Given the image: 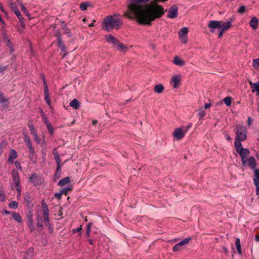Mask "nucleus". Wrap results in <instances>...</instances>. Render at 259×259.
Returning a JSON list of instances; mask_svg holds the SVG:
<instances>
[{
	"label": "nucleus",
	"instance_id": "f257e3e1",
	"mask_svg": "<svg viewBox=\"0 0 259 259\" xmlns=\"http://www.w3.org/2000/svg\"><path fill=\"white\" fill-rule=\"evenodd\" d=\"M149 0H128L125 16L140 24H150L162 16L163 9L159 5L149 4Z\"/></svg>",
	"mask_w": 259,
	"mask_h": 259
},
{
	"label": "nucleus",
	"instance_id": "37998d69",
	"mask_svg": "<svg viewBox=\"0 0 259 259\" xmlns=\"http://www.w3.org/2000/svg\"><path fill=\"white\" fill-rule=\"evenodd\" d=\"M89 6V4L88 3H82L80 5V9L82 11H84L87 10Z\"/></svg>",
	"mask_w": 259,
	"mask_h": 259
},
{
	"label": "nucleus",
	"instance_id": "423d86ee",
	"mask_svg": "<svg viewBox=\"0 0 259 259\" xmlns=\"http://www.w3.org/2000/svg\"><path fill=\"white\" fill-rule=\"evenodd\" d=\"M41 78L44 84V88H45V100H46L47 103L49 106L51 105V101L50 100V96H49V89L48 87L47 84V82L45 77L44 75L41 76Z\"/></svg>",
	"mask_w": 259,
	"mask_h": 259
},
{
	"label": "nucleus",
	"instance_id": "774afa93",
	"mask_svg": "<svg viewBox=\"0 0 259 259\" xmlns=\"http://www.w3.org/2000/svg\"><path fill=\"white\" fill-rule=\"evenodd\" d=\"M256 187V193L259 195V186H255Z\"/></svg>",
	"mask_w": 259,
	"mask_h": 259
},
{
	"label": "nucleus",
	"instance_id": "7ed1b4c3",
	"mask_svg": "<svg viewBox=\"0 0 259 259\" xmlns=\"http://www.w3.org/2000/svg\"><path fill=\"white\" fill-rule=\"evenodd\" d=\"M235 140L244 141L247 138V131L245 126L242 125H238L236 128Z\"/></svg>",
	"mask_w": 259,
	"mask_h": 259
},
{
	"label": "nucleus",
	"instance_id": "4be33fe9",
	"mask_svg": "<svg viewBox=\"0 0 259 259\" xmlns=\"http://www.w3.org/2000/svg\"><path fill=\"white\" fill-rule=\"evenodd\" d=\"M70 182V178L69 177H65L61 180H60L58 185L61 187H62L64 185L68 184Z\"/></svg>",
	"mask_w": 259,
	"mask_h": 259
},
{
	"label": "nucleus",
	"instance_id": "864d4df0",
	"mask_svg": "<svg viewBox=\"0 0 259 259\" xmlns=\"http://www.w3.org/2000/svg\"><path fill=\"white\" fill-rule=\"evenodd\" d=\"M254 184L255 186H259V178L254 177L253 179Z\"/></svg>",
	"mask_w": 259,
	"mask_h": 259
},
{
	"label": "nucleus",
	"instance_id": "49530a36",
	"mask_svg": "<svg viewBox=\"0 0 259 259\" xmlns=\"http://www.w3.org/2000/svg\"><path fill=\"white\" fill-rule=\"evenodd\" d=\"M63 29L64 30V33L67 34L68 37H70L71 36L70 30L67 27H63Z\"/></svg>",
	"mask_w": 259,
	"mask_h": 259
},
{
	"label": "nucleus",
	"instance_id": "a211bd4d",
	"mask_svg": "<svg viewBox=\"0 0 259 259\" xmlns=\"http://www.w3.org/2000/svg\"><path fill=\"white\" fill-rule=\"evenodd\" d=\"M17 157V153L16 151L14 149H11L9 153L8 162L11 163H13L14 159H15Z\"/></svg>",
	"mask_w": 259,
	"mask_h": 259
},
{
	"label": "nucleus",
	"instance_id": "a19ab883",
	"mask_svg": "<svg viewBox=\"0 0 259 259\" xmlns=\"http://www.w3.org/2000/svg\"><path fill=\"white\" fill-rule=\"evenodd\" d=\"M224 102L227 106H230L231 104V98L230 97H227L224 99Z\"/></svg>",
	"mask_w": 259,
	"mask_h": 259
},
{
	"label": "nucleus",
	"instance_id": "4d7b16f0",
	"mask_svg": "<svg viewBox=\"0 0 259 259\" xmlns=\"http://www.w3.org/2000/svg\"><path fill=\"white\" fill-rule=\"evenodd\" d=\"M81 229H82V227H81V226H80L79 227H78L76 229H73L72 232L73 233H75L76 232H79L81 231Z\"/></svg>",
	"mask_w": 259,
	"mask_h": 259
},
{
	"label": "nucleus",
	"instance_id": "2f4dec72",
	"mask_svg": "<svg viewBox=\"0 0 259 259\" xmlns=\"http://www.w3.org/2000/svg\"><path fill=\"white\" fill-rule=\"evenodd\" d=\"M53 153L54 156V158L56 161V163L57 164H59L61 163V160L59 158V155L58 154V152L56 151V149H54L53 151Z\"/></svg>",
	"mask_w": 259,
	"mask_h": 259
},
{
	"label": "nucleus",
	"instance_id": "39448f33",
	"mask_svg": "<svg viewBox=\"0 0 259 259\" xmlns=\"http://www.w3.org/2000/svg\"><path fill=\"white\" fill-rule=\"evenodd\" d=\"M188 28L183 27L179 31V36L181 42L184 44L188 42L187 39Z\"/></svg>",
	"mask_w": 259,
	"mask_h": 259
},
{
	"label": "nucleus",
	"instance_id": "58836bf2",
	"mask_svg": "<svg viewBox=\"0 0 259 259\" xmlns=\"http://www.w3.org/2000/svg\"><path fill=\"white\" fill-rule=\"evenodd\" d=\"M40 113L41 114V116L44 121L45 122V124H47L48 122H50L49 121L47 117H46L45 113L41 109L40 110Z\"/></svg>",
	"mask_w": 259,
	"mask_h": 259
},
{
	"label": "nucleus",
	"instance_id": "6ab92c4d",
	"mask_svg": "<svg viewBox=\"0 0 259 259\" xmlns=\"http://www.w3.org/2000/svg\"><path fill=\"white\" fill-rule=\"evenodd\" d=\"M247 162V165L250 167V168L253 170H255L256 169V161L253 157L251 156L249 157L248 158Z\"/></svg>",
	"mask_w": 259,
	"mask_h": 259
},
{
	"label": "nucleus",
	"instance_id": "4c0bfd02",
	"mask_svg": "<svg viewBox=\"0 0 259 259\" xmlns=\"http://www.w3.org/2000/svg\"><path fill=\"white\" fill-rule=\"evenodd\" d=\"M8 101V99L4 97V95L0 91V104L7 103Z\"/></svg>",
	"mask_w": 259,
	"mask_h": 259
},
{
	"label": "nucleus",
	"instance_id": "2eb2a0df",
	"mask_svg": "<svg viewBox=\"0 0 259 259\" xmlns=\"http://www.w3.org/2000/svg\"><path fill=\"white\" fill-rule=\"evenodd\" d=\"M10 7L13 10V11L14 12L15 15L17 16L18 18H19L21 17H22L20 11L19 10L18 8L17 7L16 4L14 3H11L10 4Z\"/></svg>",
	"mask_w": 259,
	"mask_h": 259
},
{
	"label": "nucleus",
	"instance_id": "c756f323",
	"mask_svg": "<svg viewBox=\"0 0 259 259\" xmlns=\"http://www.w3.org/2000/svg\"><path fill=\"white\" fill-rule=\"evenodd\" d=\"M41 205H42L44 215H49V210L48 207L47 205L46 204V203L45 202H44V201H42L41 203Z\"/></svg>",
	"mask_w": 259,
	"mask_h": 259
},
{
	"label": "nucleus",
	"instance_id": "603ef678",
	"mask_svg": "<svg viewBox=\"0 0 259 259\" xmlns=\"http://www.w3.org/2000/svg\"><path fill=\"white\" fill-rule=\"evenodd\" d=\"M34 137V140L36 141V142L37 143V144H39L40 143V142H41V140L38 137L37 134L34 136H33Z\"/></svg>",
	"mask_w": 259,
	"mask_h": 259
},
{
	"label": "nucleus",
	"instance_id": "69168bd1",
	"mask_svg": "<svg viewBox=\"0 0 259 259\" xmlns=\"http://www.w3.org/2000/svg\"><path fill=\"white\" fill-rule=\"evenodd\" d=\"M211 105L210 103H205L204 105V108L207 109H209L211 107Z\"/></svg>",
	"mask_w": 259,
	"mask_h": 259
},
{
	"label": "nucleus",
	"instance_id": "5fc2aeb1",
	"mask_svg": "<svg viewBox=\"0 0 259 259\" xmlns=\"http://www.w3.org/2000/svg\"><path fill=\"white\" fill-rule=\"evenodd\" d=\"M15 165H16V167L20 169V170H22V166H21V164L20 162L19 161H16L15 162Z\"/></svg>",
	"mask_w": 259,
	"mask_h": 259
},
{
	"label": "nucleus",
	"instance_id": "412c9836",
	"mask_svg": "<svg viewBox=\"0 0 259 259\" xmlns=\"http://www.w3.org/2000/svg\"><path fill=\"white\" fill-rule=\"evenodd\" d=\"M180 81V77L178 75H175L171 78V82L174 83V88H177Z\"/></svg>",
	"mask_w": 259,
	"mask_h": 259
},
{
	"label": "nucleus",
	"instance_id": "7c9ffc66",
	"mask_svg": "<svg viewBox=\"0 0 259 259\" xmlns=\"http://www.w3.org/2000/svg\"><path fill=\"white\" fill-rule=\"evenodd\" d=\"M164 90V87L161 84H158L155 86L154 91L157 93H161Z\"/></svg>",
	"mask_w": 259,
	"mask_h": 259
},
{
	"label": "nucleus",
	"instance_id": "79ce46f5",
	"mask_svg": "<svg viewBox=\"0 0 259 259\" xmlns=\"http://www.w3.org/2000/svg\"><path fill=\"white\" fill-rule=\"evenodd\" d=\"M9 207L13 209H15L18 207V204L15 201H12L11 202L9 203Z\"/></svg>",
	"mask_w": 259,
	"mask_h": 259
},
{
	"label": "nucleus",
	"instance_id": "b1692460",
	"mask_svg": "<svg viewBox=\"0 0 259 259\" xmlns=\"http://www.w3.org/2000/svg\"><path fill=\"white\" fill-rule=\"evenodd\" d=\"M240 157H247L249 154L248 149L243 148L238 152Z\"/></svg>",
	"mask_w": 259,
	"mask_h": 259
},
{
	"label": "nucleus",
	"instance_id": "aec40b11",
	"mask_svg": "<svg viewBox=\"0 0 259 259\" xmlns=\"http://www.w3.org/2000/svg\"><path fill=\"white\" fill-rule=\"evenodd\" d=\"M258 23V20L256 17L251 18L249 22L250 26L252 28V29L254 30H255L257 28Z\"/></svg>",
	"mask_w": 259,
	"mask_h": 259
},
{
	"label": "nucleus",
	"instance_id": "cd10ccee",
	"mask_svg": "<svg viewBox=\"0 0 259 259\" xmlns=\"http://www.w3.org/2000/svg\"><path fill=\"white\" fill-rule=\"evenodd\" d=\"M174 63L177 65H179V66H183L185 64V62L184 61H183L182 59H181L178 56H176L175 58H174Z\"/></svg>",
	"mask_w": 259,
	"mask_h": 259
},
{
	"label": "nucleus",
	"instance_id": "f03ea898",
	"mask_svg": "<svg viewBox=\"0 0 259 259\" xmlns=\"http://www.w3.org/2000/svg\"><path fill=\"white\" fill-rule=\"evenodd\" d=\"M122 24V19L120 15L117 14L107 16L104 19L102 23V28L108 32L113 29H119Z\"/></svg>",
	"mask_w": 259,
	"mask_h": 259
},
{
	"label": "nucleus",
	"instance_id": "bb28decb",
	"mask_svg": "<svg viewBox=\"0 0 259 259\" xmlns=\"http://www.w3.org/2000/svg\"><path fill=\"white\" fill-rule=\"evenodd\" d=\"M70 106L75 109H78L80 107L79 103L78 100L76 99H73L70 103Z\"/></svg>",
	"mask_w": 259,
	"mask_h": 259
},
{
	"label": "nucleus",
	"instance_id": "bf43d9fd",
	"mask_svg": "<svg viewBox=\"0 0 259 259\" xmlns=\"http://www.w3.org/2000/svg\"><path fill=\"white\" fill-rule=\"evenodd\" d=\"M28 127L30 129V132L35 130L33 124L31 123L28 124Z\"/></svg>",
	"mask_w": 259,
	"mask_h": 259
},
{
	"label": "nucleus",
	"instance_id": "3c124183",
	"mask_svg": "<svg viewBox=\"0 0 259 259\" xmlns=\"http://www.w3.org/2000/svg\"><path fill=\"white\" fill-rule=\"evenodd\" d=\"M61 164H57V171H56L55 175L56 176H57V175H59L61 173Z\"/></svg>",
	"mask_w": 259,
	"mask_h": 259
},
{
	"label": "nucleus",
	"instance_id": "c85d7f7f",
	"mask_svg": "<svg viewBox=\"0 0 259 259\" xmlns=\"http://www.w3.org/2000/svg\"><path fill=\"white\" fill-rule=\"evenodd\" d=\"M241 142V141L237 140H235V143H234L235 148L237 152H238L241 149L243 148Z\"/></svg>",
	"mask_w": 259,
	"mask_h": 259
},
{
	"label": "nucleus",
	"instance_id": "de8ad7c7",
	"mask_svg": "<svg viewBox=\"0 0 259 259\" xmlns=\"http://www.w3.org/2000/svg\"><path fill=\"white\" fill-rule=\"evenodd\" d=\"M28 223H29V227L30 229L31 230V231H34L35 228H34V225L33 224V221H32V218H30L29 219Z\"/></svg>",
	"mask_w": 259,
	"mask_h": 259
},
{
	"label": "nucleus",
	"instance_id": "f3484780",
	"mask_svg": "<svg viewBox=\"0 0 259 259\" xmlns=\"http://www.w3.org/2000/svg\"><path fill=\"white\" fill-rule=\"evenodd\" d=\"M3 38L4 42L6 44L7 46L10 49L11 52H13L14 51V49L13 48L12 44L11 43L10 39L8 38L6 33H4Z\"/></svg>",
	"mask_w": 259,
	"mask_h": 259
},
{
	"label": "nucleus",
	"instance_id": "13d9d810",
	"mask_svg": "<svg viewBox=\"0 0 259 259\" xmlns=\"http://www.w3.org/2000/svg\"><path fill=\"white\" fill-rule=\"evenodd\" d=\"M245 7L244 6H241V7H239V9H238V12L239 13H243L245 11Z\"/></svg>",
	"mask_w": 259,
	"mask_h": 259
},
{
	"label": "nucleus",
	"instance_id": "20e7f679",
	"mask_svg": "<svg viewBox=\"0 0 259 259\" xmlns=\"http://www.w3.org/2000/svg\"><path fill=\"white\" fill-rule=\"evenodd\" d=\"M187 132V129H184L183 127H177L175 129L172 135L175 140L179 141L183 139Z\"/></svg>",
	"mask_w": 259,
	"mask_h": 259
},
{
	"label": "nucleus",
	"instance_id": "680f3d73",
	"mask_svg": "<svg viewBox=\"0 0 259 259\" xmlns=\"http://www.w3.org/2000/svg\"><path fill=\"white\" fill-rule=\"evenodd\" d=\"M5 200V196L4 194L0 192V200L1 201H4Z\"/></svg>",
	"mask_w": 259,
	"mask_h": 259
},
{
	"label": "nucleus",
	"instance_id": "9d476101",
	"mask_svg": "<svg viewBox=\"0 0 259 259\" xmlns=\"http://www.w3.org/2000/svg\"><path fill=\"white\" fill-rule=\"evenodd\" d=\"M221 24V21H210L208 24V27L211 29V32H213L214 30L218 28L219 30V27Z\"/></svg>",
	"mask_w": 259,
	"mask_h": 259
},
{
	"label": "nucleus",
	"instance_id": "09e8293b",
	"mask_svg": "<svg viewBox=\"0 0 259 259\" xmlns=\"http://www.w3.org/2000/svg\"><path fill=\"white\" fill-rule=\"evenodd\" d=\"M241 162L243 166H246L247 163L248 159L246 157H241Z\"/></svg>",
	"mask_w": 259,
	"mask_h": 259
},
{
	"label": "nucleus",
	"instance_id": "0e129e2a",
	"mask_svg": "<svg viewBox=\"0 0 259 259\" xmlns=\"http://www.w3.org/2000/svg\"><path fill=\"white\" fill-rule=\"evenodd\" d=\"M49 228V230L50 233H52L53 232V228L51 226V224H49V225H46Z\"/></svg>",
	"mask_w": 259,
	"mask_h": 259
},
{
	"label": "nucleus",
	"instance_id": "9b49d317",
	"mask_svg": "<svg viewBox=\"0 0 259 259\" xmlns=\"http://www.w3.org/2000/svg\"><path fill=\"white\" fill-rule=\"evenodd\" d=\"M12 175L13 181L16 187L20 186V176L18 172L14 169L12 171Z\"/></svg>",
	"mask_w": 259,
	"mask_h": 259
},
{
	"label": "nucleus",
	"instance_id": "f704fd0d",
	"mask_svg": "<svg viewBox=\"0 0 259 259\" xmlns=\"http://www.w3.org/2000/svg\"><path fill=\"white\" fill-rule=\"evenodd\" d=\"M72 189L71 186H67L66 187L62 188L60 191L62 192V193L65 195H67L68 192L70 190H71Z\"/></svg>",
	"mask_w": 259,
	"mask_h": 259
},
{
	"label": "nucleus",
	"instance_id": "e2e57ef3",
	"mask_svg": "<svg viewBox=\"0 0 259 259\" xmlns=\"http://www.w3.org/2000/svg\"><path fill=\"white\" fill-rule=\"evenodd\" d=\"M254 171L255 177H257V178H259V169H255V170H254Z\"/></svg>",
	"mask_w": 259,
	"mask_h": 259
},
{
	"label": "nucleus",
	"instance_id": "72a5a7b5",
	"mask_svg": "<svg viewBox=\"0 0 259 259\" xmlns=\"http://www.w3.org/2000/svg\"><path fill=\"white\" fill-rule=\"evenodd\" d=\"M20 5L21 7L22 11L26 15V16L28 17L29 19H31V16L27 8L22 4H20Z\"/></svg>",
	"mask_w": 259,
	"mask_h": 259
},
{
	"label": "nucleus",
	"instance_id": "8fccbe9b",
	"mask_svg": "<svg viewBox=\"0 0 259 259\" xmlns=\"http://www.w3.org/2000/svg\"><path fill=\"white\" fill-rule=\"evenodd\" d=\"M44 221L46 224V225H49L50 223L49 222V215H44Z\"/></svg>",
	"mask_w": 259,
	"mask_h": 259
},
{
	"label": "nucleus",
	"instance_id": "0eeeda50",
	"mask_svg": "<svg viewBox=\"0 0 259 259\" xmlns=\"http://www.w3.org/2000/svg\"><path fill=\"white\" fill-rule=\"evenodd\" d=\"M191 240V237H187L176 244L173 247V251L176 252L179 251L182 248V246L187 244Z\"/></svg>",
	"mask_w": 259,
	"mask_h": 259
},
{
	"label": "nucleus",
	"instance_id": "6e6d98bb",
	"mask_svg": "<svg viewBox=\"0 0 259 259\" xmlns=\"http://www.w3.org/2000/svg\"><path fill=\"white\" fill-rule=\"evenodd\" d=\"M63 194L62 193V192L61 191H60V192L59 193H56L55 195L56 196V198H57L58 199H61V197H62V195H63Z\"/></svg>",
	"mask_w": 259,
	"mask_h": 259
},
{
	"label": "nucleus",
	"instance_id": "4468645a",
	"mask_svg": "<svg viewBox=\"0 0 259 259\" xmlns=\"http://www.w3.org/2000/svg\"><path fill=\"white\" fill-rule=\"evenodd\" d=\"M231 21H227L225 23H223L221 21V24L220 25V27H219V30H222L223 31H225L228 29H229L231 26Z\"/></svg>",
	"mask_w": 259,
	"mask_h": 259
},
{
	"label": "nucleus",
	"instance_id": "ea45409f",
	"mask_svg": "<svg viewBox=\"0 0 259 259\" xmlns=\"http://www.w3.org/2000/svg\"><path fill=\"white\" fill-rule=\"evenodd\" d=\"M47 127V128L49 131V133L51 135H53L54 134V130L50 122H48V123L46 124Z\"/></svg>",
	"mask_w": 259,
	"mask_h": 259
},
{
	"label": "nucleus",
	"instance_id": "338daca9",
	"mask_svg": "<svg viewBox=\"0 0 259 259\" xmlns=\"http://www.w3.org/2000/svg\"><path fill=\"white\" fill-rule=\"evenodd\" d=\"M248 125H250L252 122V118L250 117H248L247 118Z\"/></svg>",
	"mask_w": 259,
	"mask_h": 259
},
{
	"label": "nucleus",
	"instance_id": "473e14b6",
	"mask_svg": "<svg viewBox=\"0 0 259 259\" xmlns=\"http://www.w3.org/2000/svg\"><path fill=\"white\" fill-rule=\"evenodd\" d=\"M115 47L116 49L119 51H124L126 49V46L122 43H120L119 41H118Z\"/></svg>",
	"mask_w": 259,
	"mask_h": 259
},
{
	"label": "nucleus",
	"instance_id": "393cba45",
	"mask_svg": "<svg viewBox=\"0 0 259 259\" xmlns=\"http://www.w3.org/2000/svg\"><path fill=\"white\" fill-rule=\"evenodd\" d=\"M12 218L18 223H21L22 222V218L20 215L16 212H12Z\"/></svg>",
	"mask_w": 259,
	"mask_h": 259
},
{
	"label": "nucleus",
	"instance_id": "1a4fd4ad",
	"mask_svg": "<svg viewBox=\"0 0 259 259\" xmlns=\"http://www.w3.org/2000/svg\"><path fill=\"white\" fill-rule=\"evenodd\" d=\"M178 8L176 5L171 6L168 11V17L170 18H175L178 16Z\"/></svg>",
	"mask_w": 259,
	"mask_h": 259
},
{
	"label": "nucleus",
	"instance_id": "ddd939ff",
	"mask_svg": "<svg viewBox=\"0 0 259 259\" xmlns=\"http://www.w3.org/2000/svg\"><path fill=\"white\" fill-rule=\"evenodd\" d=\"M106 38L107 41L110 44L114 45L115 47L119 40L117 39L112 34H109L106 36Z\"/></svg>",
	"mask_w": 259,
	"mask_h": 259
},
{
	"label": "nucleus",
	"instance_id": "6e6552de",
	"mask_svg": "<svg viewBox=\"0 0 259 259\" xmlns=\"http://www.w3.org/2000/svg\"><path fill=\"white\" fill-rule=\"evenodd\" d=\"M24 141L26 143L28 148L29 149V152L31 154H34L35 150L32 146L29 137L26 134H24Z\"/></svg>",
	"mask_w": 259,
	"mask_h": 259
},
{
	"label": "nucleus",
	"instance_id": "c9c22d12",
	"mask_svg": "<svg viewBox=\"0 0 259 259\" xmlns=\"http://www.w3.org/2000/svg\"><path fill=\"white\" fill-rule=\"evenodd\" d=\"M205 114H206V112H205L204 109L202 107H201L198 109V115L200 118L204 117L205 115Z\"/></svg>",
	"mask_w": 259,
	"mask_h": 259
},
{
	"label": "nucleus",
	"instance_id": "5701e85b",
	"mask_svg": "<svg viewBox=\"0 0 259 259\" xmlns=\"http://www.w3.org/2000/svg\"><path fill=\"white\" fill-rule=\"evenodd\" d=\"M235 246H236V249H237V252L238 253V254L240 255H242V250H241V247L239 238L236 239Z\"/></svg>",
	"mask_w": 259,
	"mask_h": 259
},
{
	"label": "nucleus",
	"instance_id": "e433bc0d",
	"mask_svg": "<svg viewBox=\"0 0 259 259\" xmlns=\"http://www.w3.org/2000/svg\"><path fill=\"white\" fill-rule=\"evenodd\" d=\"M252 66L256 69H259V58L253 60Z\"/></svg>",
	"mask_w": 259,
	"mask_h": 259
},
{
	"label": "nucleus",
	"instance_id": "a18cd8bd",
	"mask_svg": "<svg viewBox=\"0 0 259 259\" xmlns=\"http://www.w3.org/2000/svg\"><path fill=\"white\" fill-rule=\"evenodd\" d=\"M37 225L38 227H42L43 226L41 217L38 215L37 217Z\"/></svg>",
	"mask_w": 259,
	"mask_h": 259
},
{
	"label": "nucleus",
	"instance_id": "c03bdc74",
	"mask_svg": "<svg viewBox=\"0 0 259 259\" xmlns=\"http://www.w3.org/2000/svg\"><path fill=\"white\" fill-rule=\"evenodd\" d=\"M18 19L20 22L21 26L22 29H24L26 27L24 18L23 17H21L18 18Z\"/></svg>",
	"mask_w": 259,
	"mask_h": 259
},
{
	"label": "nucleus",
	"instance_id": "a878e982",
	"mask_svg": "<svg viewBox=\"0 0 259 259\" xmlns=\"http://www.w3.org/2000/svg\"><path fill=\"white\" fill-rule=\"evenodd\" d=\"M33 249L32 248H29L25 253L23 259H31L33 256Z\"/></svg>",
	"mask_w": 259,
	"mask_h": 259
},
{
	"label": "nucleus",
	"instance_id": "052dcab7",
	"mask_svg": "<svg viewBox=\"0 0 259 259\" xmlns=\"http://www.w3.org/2000/svg\"><path fill=\"white\" fill-rule=\"evenodd\" d=\"M17 191H18V195L17 197H19L21 195V186L16 187Z\"/></svg>",
	"mask_w": 259,
	"mask_h": 259
},
{
	"label": "nucleus",
	"instance_id": "dca6fc26",
	"mask_svg": "<svg viewBox=\"0 0 259 259\" xmlns=\"http://www.w3.org/2000/svg\"><path fill=\"white\" fill-rule=\"evenodd\" d=\"M251 89L253 93H256V95L259 97V81L256 82H249Z\"/></svg>",
	"mask_w": 259,
	"mask_h": 259
},
{
	"label": "nucleus",
	"instance_id": "f8f14e48",
	"mask_svg": "<svg viewBox=\"0 0 259 259\" xmlns=\"http://www.w3.org/2000/svg\"><path fill=\"white\" fill-rule=\"evenodd\" d=\"M55 35L57 37L58 46L61 49L62 52H66V47L65 45L63 44V41H62L61 34L59 32H56Z\"/></svg>",
	"mask_w": 259,
	"mask_h": 259
}]
</instances>
